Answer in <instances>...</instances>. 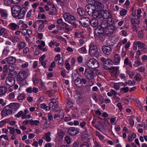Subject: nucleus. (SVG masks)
Segmentation results:
<instances>
[{
    "label": "nucleus",
    "mask_w": 147,
    "mask_h": 147,
    "mask_svg": "<svg viewBox=\"0 0 147 147\" xmlns=\"http://www.w3.org/2000/svg\"><path fill=\"white\" fill-rule=\"evenodd\" d=\"M136 134L135 133H133L131 136H128V138L129 142H131L134 139L136 138Z\"/></svg>",
    "instance_id": "39"
},
{
    "label": "nucleus",
    "mask_w": 147,
    "mask_h": 147,
    "mask_svg": "<svg viewBox=\"0 0 147 147\" xmlns=\"http://www.w3.org/2000/svg\"><path fill=\"white\" fill-rule=\"evenodd\" d=\"M140 51H140L139 50L136 51V55L135 56V58L136 59L138 60L140 59L139 56L141 55V53Z\"/></svg>",
    "instance_id": "49"
},
{
    "label": "nucleus",
    "mask_w": 147,
    "mask_h": 147,
    "mask_svg": "<svg viewBox=\"0 0 147 147\" xmlns=\"http://www.w3.org/2000/svg\"><path fill=\"white\" fill-rule=\"evenodd\" d=\"M7 91V88L4 86L0 87V97L5 95Z\"/></svg>",
    "instance_id": "27"
},
{
    "label": "nucleus",
    "mask_w": 147,
    "mask_h": 147,
    "mask_svg": "<svg viewBox=\"0 0 147 147\" xmlns=\"http://www.w3.org/2000/svg\"><path fill=\"white\" fill-rule=\"evenodd\" d=\"M94 73L95 74V77L96 75H101L102 74V73L101 71L99 70L96 69L93 70Z\"/></svg>",
    "instance_id": "55"
},
{
    "label": "nucleus",
    "mask_w": 147,
    "mask_h": 147,
    "mask_svg": "<svg viewBox=\"0 0 147 147\" xmlns=\"http://www.w3.org/2000/svg\"><path fill=\"white\" fill-rule=\"evenodd\" d=\"M15 82V80L13 77L8 76L6 78L5 82L8 86L12 87L14 85Z\"/></svg>",
    "instance_id": "13"
},
{
    "label": "nucleus",
    "mask_w": 147,
    "mask_h": 147,
    "mask_svg": "<svg viewBox=\"0 0 147 147\" xmlns=\"http://www.w3.org/2000/svg\"><path fill=\"white\" fill-rule=\"evenodd\" d=\"M45 43L44 41H41L40 44L38 46V47L40 49L42 50L43 47L45 46Z\"/></svg>",
    "instance_id": "51"
},
{
    "label": "nucleus",
    "mask_w": 147,
    "mask_h": 147,
    "mask_svg": "<svg viewBox=\"0 0 147 147\" xmlns=\"http://www.w3.org/2000/svg\"><path fill=\"white\" fill-rule=\"evenodd\" d=\"M144 30H142L138 31V37L139 39H141L143 38L144 37Z\"/></svg>",
    "instance_id": "38"
},
{
    "label": "nucleus",
    "mask_w": 147,
    "mask_h": 147,
    "mask_svg": "<svg viewBox=\"0 0 147 147\" xmlns=\"http://www.w3.org/2000/svg\"><path fill=\"white\" fill-rule=\"evenodd\" d=\"M138 49L141 51L145 52L147 51V46L144 43L140 41H138L134 43L133 49L134 50Z\"/></svg>",
    "instance_id": "2"
},
{
    "label": "nucleus",
    "mask_w": 147,
    "mask_h": 147,
    "mask_svg": "<svg viewBox=\"0 0 147 147\" xmlns=\"http://www.w3.org/2000/svg\"><path fill=\"white\" fill-rule=\"evenodd\" d=\"M16 58L13 56H11L6 58V61L8 63L13 64L16 61Z\"/></svg>",
    "instance_id": "24"
},
{
    "label": "nucleus",
    "mask_w": 147,
    "mask_h": 147,
    "mask_svg": "<svg viewBox=\"0 0 147 147\" xmlns=\"http://www.w3.org/2000/svg\"><path fill=\"white\" fill-rule=\"evenodd\" d=\"M28 9V8L27 7H24L22 8L20 10V11L19 12L18 14V15H17V17H18L19 19L24 18Z\"/></svg>",
    "instance_id": "14"
},
{
    "label": "nucleus",
    "mask_w": 147,
    "mask_h": 147,
    "mask_svg": "<svg viewBox=\"0 0 147 147\" xmlns=\"http://www.w3.org/2000/svg\"><path fill=\"white\" fill-rule=\"evenodd\" d=\"M13 111L9 105L5 107L2 111L1 115L3 117L10 115L12 114Z\"/></svg>",
    "instance_id": "9"
},
{
    "label": "nucleus",
    "mask_w": 147,
    "mask_h": 147,
    "mask_svg": "<svg viewBox=\"0 0 147 147\" xmlns=\"http://www.w3.org/2000/svg\"><path fill=\"white\" fill-rule=\"evenodd\" d=\"M107 23L106 21V23L104 24L105 28H103V32L105 35L109 36L111 35L113 33L115 28L113 25L109 26L106 27Z\"/></svg>",
    "instance_id": "3"
},
{
    "label": "nucleus",
    "mask_w": 147,
    "mask_h": 147,
    "mask_svg": "<svg viewBox=\"0 0 147 147\" xmlns=\"http://www.w3.org/2000/svg\"><path fill=\"white\" fill-rule=\"evenodd\" d=\"M90 21V19L88 18H83L80 20L79 22L82 26L83 27H86L89 25Z\"/></svg>",
    "instance_id": "11"
},
{
    "label": "nucleus",
    "mask_w": 147,
    "mask_h": 147,
    "mask_svg": "<svg viewBox=\"0 0 147 147\" xmlns=\"http://www.w3.org/2000/svg\"><path fill=\"white\" fill-rule=\"evenodd\" d=\"M137 14H136V16L138 19H140L142 16L141 15L142 13V11L140 9H138L137 11Z\"/></svg>",
    "instance_id": "47"
},
{
    "label": "nucleus",
    "mask_w": 147,
    "mask_h": 147,
    "mask_svg": "<svg viewBox=\"0 0 147 147\" xmlns=\"http://www.w3.org/2000/svg\"><path fill=\"white\" fill-rule=\"evenodd\" d=\"M94 11L92 13L91 15L94 18H96L98 17L99 15L98 11L99 10H97L94 9Z\"/></svg>",
    "instance_id": "34"
},
{
    "label": "nucleus",
    "mask_w": 147,
    "mask_h": 147,
    "mask_svg": "<svg viewBox=\"0 0 147 147\" xmlns=\"http://www.w3.org/2000/svg\"><path fill=\"white\" fill-rule=\"evenodd\" d=\"M80 147H90V146L88 143L85 142L82 143L80 145Z\"/></svg>",
    "instance_id": "61"
},
{
    "label": "nucleus",
    "mask_w": 147,
    "mask_h": 147,
    "mask_svg": "<svg viewBox=\"0 0 147 147\" xmlns=\"http://www.w3.org/2000/svg\"><path fill=\"white\" fill-rule=\"evenodd\" d=\"M85 42V40L83 39H80L78 43V45L80 46H82Z\"/></svg>",
    "instance_id": "59"
},
{
    "label": "nucleus",
    "mask_w": 147,
    "mask_h": 147,
    "mask_svg": "<svg viewBox=\"0 0 147 147\" xmlns=\"http://www.w3.org/2000/svg\"><path fill=\"white\" fill-rule=\"evenodd\" d=\"M50 136L51 133L50 132H48L45 134L42 138L45 140L47 142H49L50 141L51 139Z\"/></svg>",
    "instance_id": "26"
},
{
    "label": "nucleus",
    "mask_w": 147,
    "mask_h": 147,
    "mask_svg": "<svg viewBox=\"0 0 147 147\" xmlns=\"http://www.w3.org/2000/svg\"><path fill=\"white\" fill-rule=\"evenodd\" d=\"M26 45V44L24 42H21L17 45V46L19 50H21L24 48Z\"/></svg>",
    "instance_id": "31"
},
{
    "label": "nucleus",
    "mask_w": 147,
    "mask_h": 147,
    "mask_svg": "<svg viewBox=\"0 0 147 147\" xmlns=\"http://www.w3.org/2000/svg\"><path fill=\"white\" fill-rule=\"evenodd\" d=\"M15 94L13 92L10 93L8 96V98L9 100H11L15 97Z\"/></svg>",
    "instance_id": "56"
},
{
    "label": "nucleus",
    "mask_w": 147,
    "mask_h": 147,
    "mask_svg": "<svg viewBox=\"0 0 147 147\" xmlns=\"http://www.w3.org/2000/svg\"><path fill=\"white\" fill-rule=\"evenodd\" d=\"M91 25L93 27L97 26L98 24V20L96 19H92L91 21H90Z\"/></svg>",
    "instance_id": "28"
},
{
    "label": "nucleus",
    "mask_w": 147,
    "mask_h": 147,
    "mask_svg": "<svg viewBox=\"0 0 147 147\" xmlns=\"http://www.w3.org/2000/svg\"><path fill=\"white\" fill-rule=\"evenodd\" d=\"M36 11L35 9H34L33 10L32 9H30L27 13L26 15V17L27 18H29L34 15Z\"/></svg>",
    "instance_id": "30"
},
{
    "label": "nucleus",
    "mask_w": 147,
    "mask_h": 147,
    "mask_svg": "<svg viewBox=\"0 0 147 147\" xmlns=\"http://www.w3.org/2000/svg\"><path fill=\"white\" fill-rule=\"evenodd\" d=\"M131 23L133 26H137L140 24V21L136 18H132Z\"/></svg>",
    "instance_id": "32"
},
{
    "label": "nucleus",
    "mask_w": 147,
    "mask_h": 147,
    "mask_svg": "<svg viewBox=\"0 0 147 147\" xmlns=\"http://www.w3.org/2000/svg\"><path fill=\"white\" fill-rule=\"evenodd\" d=\"M69 59H68L65 61L66 68L67 70H69L70 69V65L69 63Z\"/></svg>",
    "instance_id": "44"
},
{
    "label": "nucleus",
    "mask_w": 147,
    "mask_h": 147,
    "mask_svg": "<svg viewBox=\"0 0 147 147\" xmlns=\"http://www.w3.org/2000/svg\"><path fill=\"white\" fill-rule=\"evenodd\" d=\"M94 8V7H93L92 6H90L89 5H87L85 7V10L87 12L89 15H91Z\"/></svg>",
    "instance_id": "20"
},
{
    "label": "nucleus",
    "mask_w": 147,
    "mask_h": 147,
    "mask_svg": "<svg viewBox=\"0 0 147 147\" xmlns=\"http://www.w3.org/2000/svg\"><path fill=\"white\" fill-rule=\"evenodd\" d=\"M110 40L111 42L113 43H115L117 42L116 38L115 36L111 37L110 38Z\"/></svg>",
    "instance_id": "57"
},
{
    "label": "nucleus",
    "mask_w": 147,
    "mask_h": 147,
    "mask_svg": "<svg viewBox=\"0 0 147 147\" xmlns=\"http://www.w3.org/2000/svg\"><path fill=\"white\" fill-rule=\"evenodd\" d=\"M8 121V120H4L0 122V127L3 126L4 124L7 123Z\"/></svg>",
    "instance_id": "54"
},
{
    "label": "nucleus",
    "mask_w": 147,
    "mask_h": 147,
    "mask_svg": "<svg viewBox=\"0 0 147 147\" xmlns=\"http://www.w3.org/2000/svg\"><path fill=\"white\" fill-rule=\"evenodd\" d=\"M79 132V129L78 128L74 127L69 128L68 131V134L71 136H75L78 134Z\"/></svg>",
    "instance_id": "12"
},
{
    "label": "nucleus",
    "mask_w": 147,
    "mask_h": 147,
    "mask_svg": "<svg viewBox=\"0 0 147 147\" xmlns=\"http://www.w3.org/2000/svg\"><path fill=\"white\" fill-rule=\"evenodd\" d=\"M58 61L59 66H62L63 65L64 60L63 58L61 57L60 54H57L56 56V61Z\"/></svg>",
    "instance_id": "21"
},
{
    "label": "nucleus",
    "mask_w": 147,
    "mask_h": 147,
    "mask_svg": "<svg viewBox=\"0 0 147 147\" xmlns=\"http://www.w3.org/2000/svg\"><path fill=\"white\" fill-rule=\"evenodd\" d=\"M104 67L105 69L108 70H113L115 71H116L117 70L116 68L113 66L109 67V66L105 65H104Z\"/></svg>",
    "instance_id": "50"
},
{
    "label": "nucleus",
    "mask_w": 147,
    "mask_h": 147,
    "mask_svg": "<svg viewBox=\"0 0 147 147\" xmlns=\"http://www.w3.org/2000/svg\"><path fill=\"white\" fill-rule=\"evenodd\" d=\"M84 74L86 78L89 80H93L95 77V74L93 70L86 69Z\"/></svg>",
    "instance_id": "7"
},
{
    "label": "nucleus",
    "mask_w": 147,
    "mask_h": 147,
    "mask_svg": "<svg viewBox=\"0 0 147 147\" xmlns=\"http://www.w3.org/2000/svg\"><path fill=\"white\" fill-rule=\"evenodd\" d=\"M57 23L58 24L62 25L63 27H66L67 26L66 23L63 22L62 19L61 18H59L57 20Z\"/></svg>",
    "instance_id": "36"
},
{
    "label": "nucleus",
    "mask_w": 147,
    "mask_h": 147,
    "mask_svg": "<svg viewBox=\"0 0 147 147\" xmlns=\"http://www.w3.org/2000/svg\"><path fill=\"white\" fill-rule=\"evenodd\" d=\"M89 53L90 55H94L96 57L98 56L99 53L97 46L95 45L90 44Z\"/></svg>",
    "instance_id": "6"
},
{
    "label": "nucleus",
    "mask_w": 147,
    "mask_h": 147,
    "mask_svg": "<svg viewBox=\"0 0 147 147\" xmlns=\"http://www.w3.org/2000/svg\"><path fill=\"white\" fill-rule=\"evenodd\" d=\"M102 49L103 53L106 55H109L112 51V48L110 47L103 46Z\"/></svg>",
    "instance_id": "16"
},
{
    "label": "nucleus",
    "mask_w": 147,
    "mask_h": 147,
    "mask_svg": "<svg viewBox=\"0 0 147 147\" xmlns=\"http://www.w3.org/2000/svg\"><path fill=\"white\" fill-rule=\"evenodd\" d=\"M17 67L16 65L10 64L8 66V69L10 71L14 72L15 70L16 69Z\"/></svg>",
    "instance_id": "33"
},
{
    "label": "nucleus",
    "mask_w": 147,
    "mask_h": 147,
    "mask_svg": "<svg viewBox=\"0 0 147 147\" xmlns=\"http://www.w3.org/2000/svg\"><path fill=\"white\" fill-rule=\"evenodd\" d=\"M28 72L29 71L27 70H21L17 75L18 80L21 82L27 78Z\"/></svg>",
    "instance_id": "4"
},
{
    "label": "nucleus",
    "mask_w": 147,
    "mask_h": 147,
    "mask_svg": "<svg viewBox=\"0 0 147 147\" xmlns=\"http://www.w3.org/2000/svg\"><path fill=\"white\" fill-rule=\"evenodd\" d=\"M22 8L19 5L13 6L11 9L12 14L14 18L17 17V15Z\"/></svg>",
    "instance_id": "10"
},
{
    "label": "nucleus",
    "mask_w": 147,
    "mask_h": 147,
    "mask_svg": "<svg viewBox=\"0 0 147 147\" xmlns=\"http://www.w3.org/2000/svg\"><path fill=\"white\" fill-rule=\"evenodd\" d=\"M120 90L121 92L123 93H126L128 91L129 88L127 87L121 88Z\"/></svg>",
    "instance_id": "46"
},
{
    "label": "nucleus",
    "mask_w": 147,
    "mask_h": 147,
    "mask_svg": "<svg viewBox=\"0 0 147 147\" xmlns=\"http://www.w3.org/2000/svg\"><path fill=\"white\" fill-rule=\"evenodd\" d=\"M95 132L96 136L98 137L100 140H102L104 139V136L100 133H99L97 131H96Z\"/></svg>",
    "instance_id": "43"
},
{
    "label": "nucleus",
    "mask_w": 147,
    "mask_h": 147,
    "mask_svg": "<svg viewBox=\"0 0 147 147\" xmlns=\"http://www.w3.org/2000/svg\"><path fill=\"white\" fill-rule=\"evenodd\" d=\"M59 113H58V114L57 115H56V118L58 117H60L61 115H62V113H63V111L62 110H60V108H59Z\"/></svg>",
    "instance_id": "58"
},
{
    "label": "nucleus",
    "mask_w": 147,
    "mask_h": 147,
    "mask_svg": "<svg viewBox=\"0 0 147 147\" xmlns=\"http://www.w3.org/2000/svg\"><path fill=\"white\" fill-rule=\"evenodd\" d=\"M9 28L12 30H16L18 29L19 28V26L14 23H11L8 25Z\"/></svg>",
    "instance_id": "19"
},
{
    "label": "nucleus",
    "mask_w": 147,
    "mask_h": 147,
    "mask_svg": "<svg viewBox=\"0 0 147 147\" xmlns=\"http://www.w3.org/2000/svg\"><path fill=\"white\" fill-rule=\"evenodd\" d=\"M74 83L78 87H81L83 85V84L81 82V79L79 77H78L75 79Z\"/></svg>",
    "instance_id": "29"
},
{
    "label": "nucleus",
    "mask_w": 147,
    "mask_h": 147,
    "mask_svg": "<svg viewBox=\"0 0 147 147\" xmlns=\"http://www.w3.org/2000/svg\"><path fill=\"white\" fill-rule=\"evenodd\" d=\"M26 95L24 93H21L18 95L17 99L18 100H22L25 98Z\"/></svg>",
    "instance_id": "40"
},
{
    "label": "nucleus",
    "mask_w": 147,
    "mask_h": 147,
    "mask_svg": "<svg viewBox=\"0 0 147 147\" xmlns=\"http://www.w3.org/2000/svg\"><path fill=\"white\" fill-rule=\"evenodd\" d=\"M87 66L90 68L94 69L97 68L99 66V62L94 58L91 59L88 61Z\"/></svg>",
    "instance_id": "5"
},
{
    "label": "nucleus",
    "mask_w": 147,
    "mask_h": 147,
    "mask_svg": "<svg viewBox=\"0 0 147 147\" xmlns=\"http://www.w3.org/2000/svg\"><path fill=\"white\" fill-rule=\"evenodd\" d=\"M22 114H23V111H19L17 114H16L15 115V116L16 117H17L18 118H19L21 116H22Z\"/></svg>",
    "instance_id": "60"
},
{
    "label": "nucleus",
    "mask_w": 147,
    "mask_h": 147,
    "mask_svg": "<svg viewBox=\"0 0 147 147\" xmlns=\"http://www.w3.org/2000/svg\"><path fill=\"white\" fill-rule=\"evenodd\" d=\"M145 70V67H140L139 68L137 69V70H138L139 72H143Z\"/></svg>",
    "instance_id": "64"
},
{
    "label": "nucleus",
    "mask_w": 147,
    "mask_h": 147,
    "mask_svg": "<svg viewBox=\"0 0 147 147\" xmlns=\"http://www.w3.org/2000/svg\"><path fill=\"white\" fill-rule=\"evenodd\" d=\"M63 17L65 21L70 23H74L75 21L74 17L68 13H64Z\"/></svg>",
    "instance_id": "8"
},
{
    "label": "nucleus",
    "mask_w": 147,
    "mask_h": 147,
    "mask_svg": "<svg viewBox=\"0 0 147 147\" xmlns=\"http://www.w3.org/2000/svg\"><path fill=\"white\" fill-rule=\"evenodd\" d=\"M9 50L7 49H4L3 51V55L6 56L7 55L9 52Z\"/></svg>",
    "instance_id": "52"
},
{
    "label": "nucleus",
    "mask_w": 147,
    "mask_h": 147,
    "mask_svg": "<svg viewBox=\"0 0 147 147\" xmlns=\"http://www.w3.org/2000/svg\"><path fill=\"white\" fill-rule=\"evenodd\" d=\"M4 3L5 5L9 6L11 4V1L10 0H5Z\"/></svg>",
    "instance_id": "63"
},
{
    "label": "nucleus",
    "mask_w": 147,
    "mask_h": 147,
    "mask_svg": "<svg viewBox=\"0 0 147 147\" xmlns=\"http://www.w3.org/2000/svg\"><path fill=\"white\" fill-rule=\"evenodd\" d=\"M141 65L142 63L140 59L135 61L134 66L135 67H137Z\"/></svg>",
    "instance_id": "45"
},
{
    "label": "nucleus",
    "mask_w": 147,
    "mask_h": 147,
    "mask_svg": "<svg viewBox=\"0 0 147 147\" xmlns=\"http://www.w3.org/2000/svg\"><path fill=\"white\" fill-rule=\"evenodd\" d=\"M109 12L106 10L105 11H103L102 12V16L104 19H107L108 18V21H110L111 23H112V19L110 17L109 18Z\"/></svg>",
    "instance_id": "15"
},
{
    "label": "nucleus",
    "mask_w": 147,
    "mask_h": 147,
    "mask_svg": "<svg viewBox=\"0 0 147 147\" xmlns=\"http://www.w3.org/2000/svg\"><path fill=\"white\" fill-rule=\"evenodd\" d=\"M30 123L31 125H36L38 126L39 125L40 122L38 120H34L32 119H31L29 120Z\"/></svg>",
    "instance_id": "35"
},
{
    "label": "nucleus",
    "mask_w": 147,
    "mask_h": 147,
    "mask_svg": "<svg viewBox=\"0 0 147 147\" xmlns=\"http://www.w3.org/2000/svg\"><path fill=\"white\" fill-rule=\"evenodd\" d=\"M7 128L9 130V132L10 134H15V130L14 127H8Z\"/></svg>",
    "instance_id": "48"
},
{
    "label": "nucleus",
    "mask_w": 147,
    "mask_h": 147,
    "mask_svg": "<svg viewBox=\"0 0 147 147\" xmlns=\"http://www.w3.org/2000/svg\"><path fill=\"white\" fill-rule=\"evenodd\" d=\"M120 60L121 57L120 55L118 54H116L114 56L113 64L116 65H119L120 63Z\"/></svg>",
    "instance_id": "23"
},
{
    "label": "nucleus",
    "mask_w": 147,
    "mask_h": 147,
    "mask_svg": "<svg viewBox=\"0 0 147 147\" xmlns=\"http://www.w3.org/2000/svg\"><path fill=\"white\" fill-rule=\"evenodd\" d=\"M9 106L11 109V110L13 111H16L19 108L20 105L17 102H13L10 104Z\"/></svg>",
    "instance_id": "17"
},
{
    "label": "nucleus",
    "mask_w": 147,
    "mask_h": 147,
    "mask_svg": "<svg viewBox=\"0 0 147 147\" xmlns=\"http://www.w3.org/2000/svg\"><path fill=\"white\" fill-rule=\"evenodd\" d=\"M7 32V30L6 29L0 26V36L6 33Z\"/></svg>",
    "instance_id": "41"
},
{
    "label": "nucleus",
    "mask_w": 147,
    "mask_h": 147,
    "mask_svg": "<svg viewBox=\"0 0 147 147\" xmlns=\"http://www.w3.org/2000/svg\"><path fill=\"white\" fill-rule=\"evenodd\" d=\"M100 60L103 62L104 64L112 65L113 64V62L111 59H106L105 58L102 57L100 58Z\"/></svg>",
    "instance_id": "22"
},
{
    "label": "nucleus",
    "mask_w": 147,
    "mask_h": 147,
    "mask_svg": "<svg viewBox=\"0 0 147 147\" xmlns=\"http://www.w3.org/2000/svg\"><path fill=\"white\" fill-rule=\"evenodd\" d=\"M93 5H94L92 6L94 7V9L97 10H100L103 9L104 7V5L96 1H95Z\"/></svg>",
    "instance_id": "18"
},
{
    "label": "nucleus",
    "mask_w": 147,
    "mask_h": 147,
    "mask_svg": "<svg viewBox=\"0 0 147 147\" xmlns=\"http://www.w3.org/2000/svg\"><path fill=\"white\" fill-rule=\"evenodd\" d=\"M13 39L15 42H19L20 41V38L16 36L13 37Z\"/></svg>",
    "instance_id": "62"
},
{
    "label": "nucleus",
    "mask_w": 147,
    "mask_h": 147,
    "mask_svg": "<svg viewBox=\"0 0 147 147\" xmlns=\"http://www.w3.org/2000/svg\"><path fill=\"white\" fill-rule=\"evenodd\" d=\"M0 15L3 19H6L8 16L7 11L5 9H0Z\"/></svg>",
    "instance_id": "25"
},
{
    "label": "nucleus",
    "mask_w": 147,
    "mask_h": 147,
    "mask_svg": "<svg viewBox=\"0 0 147 147\" xmlns=\"http://www.w3.org/2000/svg\"><path fill=\"white\" fill-rule=\"evenodd\" d=\"M127 12V11L125 9H123L120 11V15L122 16H124L126 14Z\"/></svg>",
    "instance_id": "53"
},
{
    "label": "nucleus",
    "mask_w": 147,
    "mask_h": 147,
    "mask_svg": "<svg viewBox=\"0 0 147 147\" xmlns=\"http://www.w3.org/2000/svg\"><path fill=\"white\" fill-rule=\"evenodd\" d=\"M77 12L81 16H83L85 15V12L83 9L79 8L78 9Z\"/></svg>",
    "instance_id": "37"
},
{
    "label": "nucleus",
    "mask_w": 147,
    "mask_h": 147,
    "mask_svg": "<svg viewBox=\"0 0 147 147\" xmlns=\"http://www.w3.org/2000/svg\"><path fill=\"white\" fill-rule=\"evenodd\" d=\"M79 52L81 53H86L87 52V50L85 47H83L78 50Z\"/></svg>",
    "instance_id": "42"
},
{
    "label": "nucleus",
    "mask_w": 147,
    "mask_h": 147,
    "mask_svg": "<svg viewBox=\"0 0 147 147\" xmlns=\"http://www.w3.org/2000/svg\"><path fill=\"white\" fill-rule=\"evenodd\" d=\"M106 23V21L102 22L100 26H98L95 30V35L99 38L101 41L104 40L102 37L104 36L102 32L103 31V28H105V24Z\"/></svg>",
    "instance_id": "1"
}]
</instances>
